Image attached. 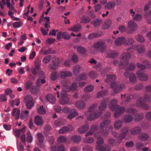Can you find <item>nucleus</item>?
<instances>
[{"instance_id": "35", "label": "nucleus", "mask_w": 151, "mask_h": 151, "mask_svg": "<svg viewBox=\"0 0 151 151\" xmlns=\"http://www.w3.org/2000/svg\"><path fill=\"white\" fill-rule=\"evenodd\" d=\"M81 27L80 25L78 24L74 26L69 30L74 32H77L81 29Z\"/></svg>"}, {"instance_id": "14", "label": "nucleus", "mask_w": 151, "mask_h": 151, "mask_svg": "<svg viewBox=\"0 0 151 151\" xmlns=\"http://www.w3.org/2000/svg\"><path fill=\"white\" fill-rule=\"evenodd\" d=\"M126 39L124 37H120L116 39L114 41V44L116 45H121L123 44L127 43L126 42Z\"/></svg>"}, {"instance_id": "24", "label": "nucleus", "mask_w": 151, "mask_h": 151, "mask_svg": "<svg viewBox=\"0 0 151 151\" xmlns=\"http://www.w3.org/2000/svg\"><path fill=\"white\" fill-rule=\"evenodd\" d=\"M102 20L98 19H96L91 22V24L95 27H98L102 23Z\"/></svg>"}, {"instance_id": "26", "label": "nucleus", "mask_w": 151, "mask_h": 151, "mask_svg": "<svg viewBox=\"0 0 151 151\" xmlns=\"http://www.w3.org/2000/svg\"><path fill=\"white\" fill-rule=\"evenodd\" d=\"M115 6V3L114 1L108 2L106 4L105 8L108 9H111L114 8Z\"/></svg>"}, {"instance_id": "20", "label": "nucleus", "mask_w": 151, "mask_h": 151, "mask_svg": "<svg viewBox=\"0 0 151 151\" xmlns=\"http://www.w3.org/2000/svg\"><path fill=\"white\" fill-rule=\"evenodd\" d=\"M59 63L58 60L56 61H52V63L49 65V67L51 70L56 69L58 68Z\"/></svg>"}, {"instance_id": "59", "label": "nucleus", "mask_w": 151, "mask_h": 151, "mask_svg": "<svg viewBox=\"0 0 151 151\" xmlns=\"http://www.w3.org/2000/svg\"><path fill=\"white\" fill-rule=\"evenodd\" d=\"M62 37L65 40H68L71 38V36L68 35L66 32H62Z\"/></svg>"}, {"instance_id": "11", "label": "nucleus", "mask_w": 151, "mask_h": 151, "mask_svg": "<svg viewBox=\"0 0 151 151\" xmlns=\"http://www.w3.org/2000/svg\"><path fill=\"white\" fill-rule=\"evenodd\" d=\"M59 74V77L61 79H64L72 76V73L68 70H63L60 72Z\"/></svg>"}, {"instance_id": "5", "label": "nucleus", "mask_w": 151, "mask_h": 151, "mask_svg": "<svg viewBox=\"0 0 151 151\" xmlns=\"http://www.w3.org/2000/svg\"><path fill=\"white\" fill-rule=\"evenodd\" d=\"M117 100L116 99H113L110 102L109 107L112 110H116L114 114V116L116 118H118L125 111V108L123 107H119V106L116 104Z\"/></svg>"}, {"instance_id": "34", "label": "nucleus", "mask_w": 151, "mask_h": 151, "mask_svg": "<svg viewBox=\"0 0 151 151\" xmlns=\"http://www.w3.org/2000/svg\"><path fill=\"white\" fill-rule=\"evenodd\" d=\"M94 141V139L90 137H86L83 140V142L85 143L91 144Z\"/></svg>"}, {"instance_id": "10", "label": "nucleus", "mask_w": 151, "mask_h": 151, "mask_svg": "<svg viewBox=\"0 0 151 151\" xmlns=\"http://www.w3.org/2000/svg\"><path fill=\"white\" fill-rule=\"evenodd\" d=\"M94 47L95 48L98 49L101 52L104 51L106 48L105 43L102 41L96 43L94 45Z\"/></svg>"}, {"instance_id": "57", "label": "nucleus", "mask_w": 151, "mask_h": 151, "mask_svg": "<svg viewBox=\"0 0 151 151\" xmlns=\"http://www.w3.org/2000/svg\"><path fill=\"white\" fill-rule=\"evenodd\" d=\"M7 98L5 94H2L0 95V102H5L6 101Z\"/></svg>"}, {"instance_id": "38", "label": "nucleus", "mask_w": 151, "mask_h": 151, "mask_svg": "<svg viewBox=\"0 0 151 151\" xmlns=\"http://www.w3.org/2000/svg\"><path fill=\"white\" fill-rule=\"evenodd\" d=\"M94 88V87L92 85H90L86 87L84 89V91L86 93H89L93 91Z\"/></svg>"}, {"instance_id": "19", "label": "nucleus", "mask_w": 151, "mask_h": 151, "mask_svg": "<svg viewBox=\"0 0 151 151\" xmlns=\"http://www.w3.org/2000/svg\"><path fill=\"white\" fill-rule=\"evenodd\" d=\"M102 35V32L100 31H98L96 32L90 34L88 36V38L89 39H92L93 38L99 37Z\"/></svg>"}, {"instance_id": "51", "label": "nucleus", "mask_w": 151, "mask_h": 151, "mask_svg": "<svg viewBox=\"0 0 151 151\" xmlns=\"http://www.w3.org/2000/svg\"><path fill=\"white\" fill-rule=\"evenodd\" d=\"M67 140V138L63 136H59L58 138V142L61 143H63Z\"/></svg>"}, {"instance_id": "4", "label": "nucleus", "mask_w": 151, "mask_h": 151, "mask_svg": "<svg viewBox=\"0 0 151 151\" xmlns=\"http://www.w3.org/2000/svg\"><path fill=\"white\" fill-rule=\"evenodd\" d=\"M99 134H101L98 132L94 134V137L97 139L96 149L98 151H110L111 147L109 145H106L102 146L100 145L104 143V140L102 137H100Z\"/></svg>"}, {"instance_id": "13", "label": "nucleus", "mask_w": 151, "mask_h": 151, "mask_svg": "<svg viewBox=\"0 0 151 151\" xmlns=\"http://www.w3.org/2000/svg\"><path fill=\"white\" fill-rule=\"evenodd\" d=\"M130 14L131 15V16L133 17V19L136 21H140L142 19V16L141 14H135V12L133 11L132 9H131L129 10Z\"/></svg>"}, {"instance_id": "8", "label": "nucleus", "mask_w": 151, "mask_h": 151, "mask_svg": "<svg viewBox=\"0 0 151 151\" xmlns=\"http://www.w3.org/2000/svg\"><path fill=\"white\" fill-rule=\"evenodd\" d=\"M24 100L27 109H30L34 106V104L32 98L31 96H26L24 99Z\"/></svg>"}, {"instance_id": "9", "label": "nucleus", "mask_w": 151, "mask_h": 151, "mask_svg": "<svg viewBox=\"0 0 151 151\" xmlns=\"http://www.w3.org/2000/svg\"><path fill=\"white\" fill-rule=\"evenodd\" d=\"M45 76L44 72L42 71H40L39 73V78L36 82L37 85L40 86L41 83H45Z\"/></svg>"}, {"instance_id": "58", "label": "nucleus", "mask_w": 151, "mask_h": 151, "mask_svg": "<svg viewBox=\"0 0 151 151\" xmlns=\"http://www.w3.org/2000/svg\"><path fill=\"white\" fill-rule=\"evenodd\" d=\"M108 143L111 145L112 146H114L116 145V141L113 138L110 139L108 141Z\"/></svg>"}, {"instance_id": "37", "label": "nucleus", "mask_w": 151, "mask_h": 151, "mask_svg": "<svg viewBox=\"0 0 151 151\" xmlns=\"http://www.w3.org/2000/svg\"><path fill=\"white\" fill-rule=\"evenodd\" d=\"M80 67L79 65L75 66L73 68V72L74 75H76L78 74L81 70Z\"/></svg>"}, {"instance_id": "60", "label": "nucleus", "mask_w": 151, "mask_h": 151, "mask_svg": "<svg viewBox=\"0 0 151 151\" xmlns=\"http://www.w3.org/2000/svg\"><path fill=\"white\" fill-rule=\"evenodd\" d=\"M68 131V129L67 127H64L59 131V133L60 134H63L66 132Z\"/></svg>"}, {"instance_id": "6", "label": "nucleus", "mask_w": 151, "mask_h": 151, "mask_svg": "<svg viewBox=\"0 0 151 151\" xmlns=\"http://www.w3.org/2000/svg\"><path fill=\"white\" fill-rule=\"evenodd\" d=\"M129 130V128L128 127H124L122 128L120 130L121 134L119 135L116 132H112V135L114 137L117 138L116 139L117 143L120 144L122 142V140L126 137Z\"/></svg>"}, {"instance_id": "7", "label": "nucleus", "mask_w": 151, "mask_h": 151, "mask_svg": "<svg viewBox=\"0 0 151 151\" xmlns=\"http://www.w3.org/2000/svg\"><path fill=\"white\" fill-rule=\"evenodd\" d=\"M111 122L109 119H105L101 122L100 124V126L99 132L104 137H106L108 134V132L104 129V128H106L107 126L109 125Z\"/></svg>"}, {"instance_id": "16", "label": "nucleus", "mask_w": 151, "mask_h": 151, "mask_svg": "<svg viewBox=\"0 0 151 151\" xmlns=\"http://www.w3.org/2000/svg\"><path fill=\"white\" fill-rule=\"evenodd\" d=\"M142 130V128L139 127H136L130 130L131 134L132 135H135L139 134Z\"/></svg>"}, {"instance_id": "56", "label": "nucleus", "mask_w": 151, "mask_h": 151, "mask_svg": "<svg viewBox=\"0 0 151 151\" xmlns=\"http://www.w3.org/2000/svg\"><path fill=\"white\" fill-rule=\"evenodd\" d=\"M126 111L127 112L133 114H135L137 112V111L135 109L132 108L127 109L126 110Z\"/></svg>"}, {"instance_id": "15", "label": "nucleus", "mask_w": 151, "mask_h": 151, "mask_svg": "<svg viewBox=\"0 0 151 151\" xmlns=\"http://www.w3.org/2000/svg\"><path fill=\"white\" fill-rule=\"evenodd\" d=\"M75 104L78 108L81 109H84L86 106V104L85 102L81 100L76 101Z\"/></svg>"}, {"instance_id": "33", "label": "nucleus", "mask_w": 151, "mask_h": 151, "mask_svg": "<svg viewBox=\"0 0 151 151\" xmlns=\"http://www.w3.org/2000/svg\"><path fill=\"white\" fill-rule=\"evenodd\" d=\"M113 63L114 65H118L121 67V69L123 68L125 66L124 64L121 60H115L114 61Z\"/></svg>"}, {"instance_id": "29", "label": "nucleus", "mask_w": 151, "mask_h": 151, "mask_svg": "<svg viewBox=\"0 0 151 151\" xmlns=\"http://www.w3.org/2000/svg\"><path fill=\"white\" fill-rule=\"evenodd\" d=\"M98 105V104L97 103L93 104L88 108V111L90 112H92V113L96 112L97 111H96V110L97 109Z\"/></svg>"}, {"instance_id": "32", "label": "nucleus", "mask_w": 151, "mask_h": 151, "mask_svg": "<svg viewBox=\"0 0 151 151\" xmlns=\"http://www.w3.org/2000/svg\"><path fill=\"white\" fill-rule=\"evenodd\" d=\"M151 66L150 63L147 60H144L142 62V70L146 68H148Z\"/></svg>"}, {"instance_id": "45", "label": "nucleus", "mask_w": 151, "mask_h": 151, "mask_svg": "<svg viewBox=\"0 0 151 151\" xmlns=\"http://www.w3.org/2000/svg\"><path fill=\"white\" fill-rule=\"evenodd\" d=\"M51 58L50 55H48L45 56L42 60V62L45 63H48L50 62Z\"/></svg>"}, {"instance_id": "25", "label": "nucleus", "mask_w": 151, "mask_h": 151, "mask_svg": "<svg viewBox=\"0 0 151 151\" xmlns=\"http://www.w3.org/2000/svg\"><path fill=\"white\" fill-rule=\"evenodd\" d=\"M35 122L37 125L40 126L43 123V120L40 117L37 116L35 117Z\"/></svg>"}, {"instance_id": "36", "label": "nucleus", "mask_w": 151, "mask_h": 151, "mask_svg": "<svg viewBox=\"0 0 151 151\" xmlns=\"http://www.w3.org/2000/svg\"><path fill=\"white\" fill-rule=\"evenodd\" d=\"M81 139V137L77 135L73 136L71 138V140L75 143H78Z\"/></svg>"}, {"instance_id": "12", "label": "nucleus", "mask_w": 151, "mask_h": 151, "mask_svg": "<svg viewBox=\"0 0 151 151\" xmlns=\"http://www.w3.org/2000/svg\"><path fill=\"white\" fill-rule=\"evenodd\" d=\"M129 29L132 32H134L137 29V25L136 23L132 20L129 21L128 22Z\"/></svg>"}, {"instance_id": "44", "label": "nucleus", "mask_w": 151, "mask_h": 151, "mask_svg": "<svg viewBox=\"0 0 151 151\" xmlns=\"http://www.w3.org/2000/svg\"><path fill=\"white\" fill-rule=\"evenodd\" d=\"M129 80L130 82L132 83H134L136 81V78L134 74H132L130 75Z\"/></svg>"}, {"instance_id": "43", "label": "nucleus", "mask_w": 151, "mask_h": 151, "mask_svg": "<svg viewBox=\"0 0 151 151\" xmlns=\"http://www.w3.org/2000/svg\"><path fill=\"white\" fill-rule=\"evenodd\" d=\"M91 21L90 19L85 16H83L81 17V22L82 23H87Z\"/></svg>"}, {"instance_id": "27", "label": "nucleus", "mask_w": 151, "mask_h": 151, "mask_svg": "<svg viewBox=\"0 0 151 151\" xmlns=\"http://www.w3.org/2000/svg\"><path fill=\"white\" fill-rule=\"evenodd\" d=\"M137 67L139 68L140 69L138 70L137 72V74L138 78L140 80H142V64L139 63L137 64Z\"/></svg>"}, {"instance_id": "40", "label": "nucleus", "mask_w": 151, "mask_h": 151, "mask_svg": "<svg viewBox=\"0 0 151 151\" xmlns=\"http://www.w3.org/2000/svg\"><path fill=\"white\" fill-rule=\"evenodd\" d=\"M77 49L78 52L83 54H85L87 51L85 48L81 46H78Z\"/></svg>"}, {"instance_id": "2", "label": "nucleus", "mask_w": 151, "mask_h": 151, "mask_svg": "<svg viewBox=\"0 0 151 151\" xmlns=\"http://www.w3.org/2000/svg\"><path fill=\"white\" fill-rule=\"evenodd\" d=\"M116 79V76L114 74L107 75L106 78L105 80L106 83H111L110 86L114 92L118 93L123 90L125 88V85L123 84L118 85L116 82H114Z\"/></svg>"}, {"instance_id": "64", "label": "nucleus", "mask_w": 151, "mask_h": 151, "mask_svg": "<svg viewBox=\"0 0 151 151\" xmlns=\"http://www.w3.org/2000/svg\"><path fill=\"white\" fill-rule=\"evenodd\" d=\"M128 41H127L126 40V42L127 43H125V45H132L134 42V40L133 38L132 37H129L127 39Z\"/></svg>"}, {"instance_id": "47", "label": "nucleus", "mask_w": 151, "mask_h": 151, "mask_svg": "<svg viewBox=\"0 0 151 151\" xmlns=\"http://www.w3.org/2000/svg\"><path fill=\"white\" fill-rule=\"evenodd\" d=\"M38 113L41 114H44L46 113V110L42 106H40L38 109Z\"/></svg>"}, {"instance_id": "31", "label": "nucleus", "mask_w": 151, "mask_h": 151, "mask_svg": "<svg viewBox=\"0 0 151 151\" xmlns=\"http://www.w3.org/2000/svg\"><path fill=\"white\" fill-rule=\"evenodd\" d=\"M118 55L119 54L118 52L114 51H111L108 53L107 56L109 58H114L118 56Z\"/></svg>"}, {"instance_id": "23", "label": "nucleus", "mask_w": 151, "mask_h": 151, "mask_svg": "<svg viewBox=\"0 0 151 151\" xmlns=\"http://www.w3.org/2000/svg\"><path fill=\"white\" fill-rule=\"evenodd\" d=\"M20 113V111L19 110L15 108L12 111V114L13 116H15V119L17 120L19 118Z\"/></svg>"}, {"instance_id": "39", "label": "nucleus", "mask_w": 151, "mask_h": 151, "mask_svg": "<svg viewBox=\"0 0 151 151\" xmlns=\"http://www.w3.org/2000/svg\"><path fill=\"white\" fill-rule=\"evenodd\" d=\"M89 62L91 64L93 63L95 65L93 67L94 69H97L98 68L100 67L101 65V64L100 63L96 64V61L93 59H91V60Z\"/></svg>"}, {"instance_id": "63", "label": "nucleus", "mask_w": 151, "mask_h": 151, "mask_svg": "<svg viewBox=\"0 0 151 151\" xmlns=\"http://www.w3.org/2000/svg\"><path fill=\"white\" fill-rule=\"evenodd\" d=\"M22 24V22H17L13 24V26L14 28H17L21 27Z\"/></svg>"}, {"instance_id": "30", "label": "nucleus", "mask_w": 151, "mask_h": 151, "mask_svg": "<svg viewBox=\"0 0 151 151\" xmlns=\"http://www.w3.org/2000/svg\"><path fill=\"white\" fill-rule=\"evenodd\" d=\"M122 125V122L119 120H116L114 124V127L116 129H119Z\"/></svg>"}, {"instance_id": "46", "label": "nucleus", "mask_w": 151, "mask_h": 151, "mask_svg": "<svg viewBox=\"0 0 151 151\" xmlns=\"http://www.w3.org/2000/svg\"><path fill=\"white\" fill-rule=\"evenodd\" d=\"M37 137L39 143L41 144L43 143L44 138L42 134L40 133H38L37 134Z\"/></svg>"}, {"instance_id": "22", "label": "nucleus", "mask_w": 151, "mask_h": 151, "mask_svg": "<svg viewBox=\"0 0 151 151\" xmlns=\"http://www.w3.org/2000/svg\"><path fill=\"white\" fill-rule=\"evenodd\" d=\"M89 127L87 124H85L79 128L78 131L80 133H83L87 131Z\"/></svg>"}, {"instance_id": "49", "label": "nucleus", "mask_w": 151, "mask_h": 151, "mask_svg": "<svg viewBox=\"0 0 151 151\" xmlns=\"http://www.w3.org/2000/svg\"><path fill=\"white\" fill-rule=\"evenodd\" d=\"M20 104V101L18 99H16L14 101L12 100L10 101V104L11 106H13L14 105H15L18 106Z\"/></svg>"}, {"instance_id": "48", "label": "nucleus", "mask_w": 151, "mask_h": 151, "mask_svg": "<svg viewBox=\"0 0 151 151\" xmlns=\"http://www.w3.org/2000/svg\"><path fill=\"white\" fill-rule=\"evenodd\" d=\"M51 49L45 50L44 48H42L40 50V52L41 53H42L44 55H45L49 54L51 52Z\"/></svg>"}, {"instance_id": "52", "label": "nucleus", "mask_w": 151, "mask_h": 151, "mask_svg": "<svg viewBox=\"0 0 151 151\" xmlns=\"http://www.w3.org/2000/svg\"><path fill=\"white\" fill-rule=\"evenodd\" d=\"M89 76L91 78H97V74L94 71L90 72L88 74Z\"/></svg>"}, {"instance_id": "41", "label": "nucleus", "mask_w": 151, "mask_h": 151, "mask_svg": "<svg viewBox=\"0 0 151 151\" xmlns=\"http://www.w3.org/2000/svg\"><path fill=\"white\" fill-rule=\"evenodd\" d=\"M108 91L106 90L102 91L99 92L97 94V97L100 98L106 96L107 94Z\"/></svg>"}, {"instance_id": "3", "label": "nucleus", "mask_w": 151, "mask_h": 151, "mask_svg": "<svg viewBox=\"0 0 151 151\" xmlns=\"http://www.w3.org/2000/svg\"><path fill=\"white\" fill-rule=\"evenodd\" d=\"M109 101V99H108L102 100L99 107V111L97 110L96 112L90 114L87 117V120L88 121H92L99 117L102 114V111L106 108V103Z\"/></svg>"}, {"instance_id": "62", "label": "nucleus", "mask_w": 151, "mask_h": 151, "mask_svg": "<svg viewBox=\"0 0 151 151\" xmlns=\"http://www.w3.org/2000/svg\"><path fill=\"white\" fill-rule=\"evenodd\" d=\"M83 151H93V149L91 146L87 145L83 148Z\"/></svg>"}, {"instance_id": "18", "label": "nucleus", "mask_w": 151, "mask_h": 151, "mask_svg": "<svg viewBox=\"0 0 151 151\" xmlns=\"http://www.w3.org/2000/svg\"><path fill=\"white\" fill-rule=\"evenodd\" d=\"M45 100L52 104H54L56 101L55 97L51 94L48 95L45 97Z\"/></svg>"}, {"instance_id": "50", "label": "nucleus", "mask_w": 151, "mask_h": 151, "mask_svg": "<svg viewBox=\"0 0 151 151\" xmlns=\"http://www.w3.org/2000/svg\"><path fill=\"white\" fill-rule=\"evenodd\" d=\"M59 77V74L56 72L52 73L51 75V78L52 80H55L58 77Z\"/></svg>"}, {"instance_id": "28", "label": "nucleus", "mask_w": 151, "mask_h": 151, "mask_svg": "<svg viewBox=\"0 0 151 151\" xmlns=\"http://www.w3.org/2000/svg\"><path fill=\"white\" fill-rule=\"evenodd\" d=\"M131 57L130 54L128 52L123 53L120 56L121 59L124 60H127Z\"/></svg>"}, {"instance_id": "61", "label": "nucleus", "mask_w": 151, "mask_h": 151, "mask_svg": "<svg viewBox=\"0 0 151 151\" xmlns=\"http://www.w3.org/2000/svg\"><path fill=\"white\" fill-rule=\"evenodd\" d=\"M79 77L81 80H85L87 78V74L84 73L81 74L79 75Z\"/></svg>"}, {"instance_id": "21", "label": "nucleus", "mask_w": 151, "mask_h": 151, "mask_svg": "<svg viewBox=\"0 0 151 151\" xmlns=\"http://www.w3.org/2000/svg\"><path fill=\"white\" fill-rule=\"evenodd\" d=\"M71 111V113L67 117V118L70 120L72 118L78 116V114L77 110L75 109L72 110Z\"/></svg>"}, {"instance_id": "55", "label": "nucleus", "mask_w": 151, "mask_h": 151, "mask_svg": "<svg viewBox=\"0 0 151 151\" xmlns=\"http://www.w3.org/2000/svg\"><path fill=\"white\" fill-rule=\"evenodd\" d=\"M29 114V112L27 110H25L22 113L21 117L22 119L27 118L28 117Z\"/></svg>"}, {"instance_id": "1", "label": "nucleus", "mask_w": 151, "mask_h": 151, "mask_svg": "<svg viewBox=\"0 0 151 151\" xmlns=\"http://www.w3.org/2000/svg\"><path fill=\"white\" fill-rule=\"evenodd\" d=\"M63 85L62 91L61 92V98L59 100L60 103L62 105L68 104L70 101L69 96L68 92L70 91H76L77 85L76 83H73L69 86L70 82L69 81L65 80L62 81Z\"/></svg>"}, {"instance_id": "53", "label": "nucleus", "mask_w": 151, "mask_h": 151, "mask_svg": "<svg viewBox=\"0 0 151 151\" xmlns=\"http://www.w3.org/2000/svg\"><path fill=\"white\" fill-rule=\"evenodd\" d=\"M30 91L32 93L36 94L38 93L39 89L36 86H33L31 89Z\"/></svg>"}, {"instance_id": "54", "label": "nucleus", "mask_w": 151, "mask_h": 151, "mask_svg": "<svg viewBox=\"0 0 151 151\" xmlns=\"http://www.w3.org/2000/svg\"><path fill=\"white\" fill-rule=\"evenodd\" d=\"M111 21L109 20L107 22H105L104 24L103 25V28L105 29H108L111 25Z\"/></svg>"}, {"instance_id": "42", "label": "nucleus", "mask_w": 151, "mask_h": 151, "mask_svg": "<svg viewBox=\"0 0 151 151\" xmlns=\"http://www.w3.org/2000/svg\"><path fill=\"white\" fill-rule=\"evenodd\" d=\"M27 141L28 143H31L33 140V137L30 132H28L27 133Z\"/></svg>"}, {"instance_id": "17", "label": "nucleus", "mask_w": 151, "mask_h": 151, "mask_svg": "<svg viewBox=\"0 0 151 151\" xmlns=\"http://www.w3.org/2000/svg\"><path fill=\"white\" fill-rule=\"evenodd\" d=\"M133 119L132 116L129 114L124 115L122 118L123 122L126 123H128L132 122Z\"/></svg>"}]
</instances>
